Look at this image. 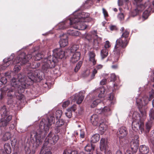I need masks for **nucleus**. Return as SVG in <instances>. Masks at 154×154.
I'll return each instance as SVG.
<instances>
[{
  "mask_svg": "<svg viewBox=\"0 0 154 154\" xmlns=\"http://www.w3.org/2000/svg\"><path fill=\"white\" fill-rule=\"evenodd\" d=\"M39 72L38 69L33 70L27 73V77H24L20 74H18L17 78H13L11 81V89L8 92L7 95L12 97L14 95H17L16 94L17 93L20 94V100L22 99L24 95L21 94L24 92L25 88L32 85L34 82H39L42 79Z\"/></svg>",
  "mask_w": 154,
  "mask_h": 154,
  "instance_id": "1",
  "label": "nucleus"
},
{
  "mask_svg": "<svg viewBox=\"0 0 154 154\" xmlns=\"http://www.w3.org/2000/svg\"><path fill=\"white\" fill-rule=\"evenodd\" d=\"M55 122V118L53 116L48 117L46 119H42L39 128L36 131H33L31 132V140L33 143H35L36 147L41 144L43 138L46 136V134L49 131L50 127L54 124Z\"/></svg>",
  "mask_w": 154,
  "mask_h": 154,
  "instance_id": "2",
  "label": "nucleus"
},
{
  "mask_svg": "<svg viewBox=\"0 0 154 154\" xmlns=\"http://www.w3.org/2000/svg\"><path fill=\"white\" fill-rule=\"evenodd\" d=\"M122 34L120 38L117 39L116 42V45L113 50L114 56L112 58L113 62H117L125 51V49L128 44L129 39L128 36L130 33L129 31L125 29L122 27L120 29Z\"/></svg>",
  "mask_w": 154,
  "mask_h": 154,
  "instance_id": "3",
  "label": "nucleus"
},
{
  "mask_svg": "<svg viewBox=\"0 0 154 154\" xmlns=\"http://www.w3.org/2000/svg\"><path fill=\"white\" fill-rule=\"evenodd\" d=\"M53 52L52 56H48L42 60V69L44 72H48L49 69L54 67L58 62V59H61L64 56V52L61 48H56Z\"/></svg>",
  "mask_w": 154,
  "mask_h": 154,
  "instance_id": "4",
  "label": "nucleus"
},
{
  "mask_svg": "<svg viewBox=\"0 0 154 154\" xmlns=\"http://www.w3.org/2000/svg\"><path fill=\"white\" fill-rule=\"evenodd\" d=\"M32 57V56L31 54L26 55L24 52L22 53L16 58L14 61V63H20L22 65L27 64V66H30V68L32 69H36L40 65L39 63L34 62L31 63L29 60Z\"/></svg>",
  "mask_w": 154,
  "mask_h": 154,
  "instance_id": "5",
  "label": "nucleus"
},
{
  "mask_svg": "<svg viewBox=\"0 0 154 154\" xmlns=\"http://www.w3.org/2000/svg\"><path fill=\"white\" fill-rule=\"evenodd\" d=\"M132 129L135 131L139 129L140 131V133L139 132L140 134L144 132V123L141 121L140 114L137 113H134L132 115Z\"/></svg>",
  "mask_w": 154,
  "mask_h": 154,
  "instance_id": "6",
  "label": "nucleus"
},
{
  "mask_svg": "<svg viewBox=\"0 0 154 154\" xmlns=\"http://www.w3.org/2000/svg\"><path fill=\"white\" fill-rule=\"evenodd\" d=\"M59 138V136L52 131H50L46 137L45 143L43 144L42 148H44L45 146H46L48 144L50 145H54L58 141Z\"/></svg>",
  "mask_w": 154,
  "mask_h": 154,
  "instance_id": "7",
  "label": "nucleus"
},
{
  "mask_svg": "<svg viewBox=\"0 0 154 154\" xmlns=\"http://www.w3.org/2000/svg\"><path fill=\"white\" fill-rule=\"evenodd\" d=\"M90 14L87 13L82 12L79 13L76 16H74L69 19L70 23L71 24L72 22L75 23L77 21L81 20L82 22H87V18L89 17Z\"/></svg>",
  "mask_w": 154,
  "mask_h": 154,
  "instance_id": "8",
  "label": "nucleus"
},
{
  "mask_svg": "<svg viewBox=\"0 0 154 154\" xmlns=\"http://www.w3.org/2000/svg\"><path fill=\"white\" fill-rule=\"evenodd\" d=\"M18 56L15 58L13 61V60H11L10 59V58H8L7 59H4V61L5 62V63L3 64V66L7 67L11 64H17L15 65L14 66V70L15 72H17L20 70L21 69V67L20 66V65L21 66L23 65L21 64L20 62L16 63H14V61L15 60L16 58Z\"/></svg>",
  "mask_w": 154,
  "mask_h": 154,
  "instance_id": "9",
  "label": "nucleus"
},
{
  "mask_svg": "<svg viewBox=\"0 0 154 154\" xmlns=\"http://www.w3.org/2000/svg\"><path fill=\"white\" fill-rule=\"evenodd\" d=\"M153 97V95L151 94L150 95L149 97H143V100L140 99H137L136 102L139 110H140V109L143 106L147 105L148 102L150 101Z\"/></svg>",
  "mask_w": 154,
  "mask_h": 154,
  "instance_id": "10",
  "label": "nucleus"
},
{
  "mask_svg": "<svg viewBox=\"0 0 154 154\" xmlns=\"http://www.w3.org/2000/svg\"><path fill=\"white\" fill-rule=\"evenodd\" d=\"M144 6L143 10L144 9L145 10L143 13L142 16L145 19H146L150 15V11H152V6L150 3V1H148L144 4Z\"/></svg>",
  "mask_w": 154,
  "mask_h": 154,
  "instance_id": "11",
  "label": "nucleus"
},
{
  "mask_svg": "<svg viewBox=\"0 0 154 154\" xmlns=\"http://www.w3.org/2000/svg\"><path fill=\"white\" fill-rule=\"evenodd\" d=\"M69 22L68 23H69V26H70L71 27H73L75 29L82 30L85 29L86 28L84 23V22H82L81 20L77 21L75 23L72 22V24H71L70 23L69 20Z\"/></svg>",
  "mask_w": 154,
  "mask_h": 154,
  "instance_id": "12",
  "label": "nucleus"
},
{
  "mask_svg": "<svg viewBox=\"0 0 154 154\" xmlns=\"http://www.w3.org/2000/svg\"><path fill=\"white\" fill-rule=\"evenodd\" d=\"M12 116L11 115H6L3 116L1 119L0 122V127H5L9 124V122L11 120Z\"/></svg>",
  "mask_w": 154,
  "mask_h": 154,
  "instance_id": "13",
  "label": "nucleus"
},
{
  "mask_svg": "<svg viewBox=\"0 0 154 154\" xmlns=\"http://www.w3.org/2000/svg\"><path fill=\"white\" fill-rule=\"evenodd\" d=\"M108 142L106 138H102L100 140V149L101 151L106 150L108 148Z\"/></svg>",
  "mask_w": 154,
  "mask_h": 154,
  "instance_id": "14",
  "label": "nucleus"
},
{
  "mask_svg": "<svg viewBox=\"0 0 154 154\" xmlns=\"http://www.w3.org/2000/svg\"><path fill=\"white\" fill-rule=\"evenodd\" d=\"M117 134L120 139L126 136L128 134V131L125 127H122L119 129Z\"/></svg>",
  "mask_w": 154,
  "mask_h": 154,
  "instance_id": "15",
  "label": "nucleus"
},
{
  "mask_svg": "<svg viewBox=\"0 0 154 154\" xmlns=\"http://www.w3.org/2000/svg\"><path fill=\"white\" fill-rule=\"evenodd\" d=\"M99 116L97 114L92 115L91 118V123L94 126L97 125L101 122V119Z\"/></svg>",
  "mask_w": 154,
  "mask_h": 154,
  "instance_id": "16",
  "label": "nucleus"
},
{
  "mask_svg": "<svg viewBox=\"0 0 154 154\" xmlns=\"http://www.w3.org/2000/svg\"><path fill=\"white\" fill-rule=\"evenodd\" d=\"M131 140L130 142V150L133 153H136L137 149L139 145V143L137 140L136 141Z\"/></svg>",
  "mask_w": 154,
  "mask_h": 154,
  "instance_id": "17",
  "label": "nucleus"
},
{
  "mask_svg": "<svg viewBox=\"0 0 154 154\" xmlns=\"http://www.w3.org/2000/svg\"><path fill=\"white\" fill-rule=\"evenodd\" d=\"M9 107L8 106L4 105L0 107V114L2 117L8 115L9 113Z\"/></svg>",
  "mask_w": 154,
  "mask_h": 154,
  "instance_id": "18",
  "label": "nucleus"
},
{
  "mask_svg": "<svg viewBox=\"0 0 154 154\" xmlns=\"http://www.w3.org/2000/svg\"><path fill=\"white\" fill-rule=\"evenodd\" d=\"M72 100L76 101L78 104H80L82 103L84 98V96L82 94L79 93L73 95Z\"/></svg>",
  "mask_w": 154,
  "mask_h": 154,
  "instance_id": "19",
  "label": "nucleus"
},
{
  "mask_svg": "<svg viewBox=\"0 0 154 154\" xmlns=\"http://www.w3.org/2000/svg\"><path fill=\"white\" fill-rule=\"evenodd\" d=\"M106 121V119L104 117H102L101 119V122L99 124L100 125L99 129L100 131L103 133L106 131L107 127V125L104 123V122Z\"/></svg>",
  "mask_w": 154,
  "mask_h": 154,
  "instance_id": "20",
  "label": "nucleus"
},
{
  "mask_svg": "<svg viewBox=\"0 0 154 154\" xmlns=\"http://www.w3.org/2000/svg\"><path fill=\"white\" fill-rule=\"evenodd\" d=\"M60 45L61 47H64L68 44V37L66 35L61 37L60 41Z\"/></svg>",
  "mask_w": 154,
  "mask_h": 154,
  "instance_id": "21",
  "label": "nucleus"
},
{
  "mask_svg": "<svg viewBox=\"0 0 154 154\" xmlns=\"http://www.w3.org/2000/svg\"><path fill=\"white\" fill-rule=\"evenodd\" d=\"M81 54L79 52H77L73 55L70 60V61L73 63H75L80 59Z\"/></svg>",
  "mask_w": 154,
  "mask_h": 154,
  "instance_id": "22",
  "label": "nucleus"
},
{
  "mask_svg": "<svg viewBox=\"0 0 154 154\" xmlns=\"http://www.w3.org/2000/svg\"><path fill=\"white\" fill-rule=\"evenodd\" d=\"M103 66L101 64H99L96 66L93 71L91 75V79H94L95 75L97 72V70H100L103 68Z\"/></svg>",
  "mask_w": 154,
  "mask_h": 154,
  "instance_id": "23",
  "label": "nucleus"
},
{
  "mask_svg": "<svg viewBox=\"0 0 154 154\" xmlns=\"http://www.w3.org/2000/svg\"><path fill=\"white\" fill-rule=\"evenodd\" d=\"M140 7L138 6L136 7V8L131 11V16L134 17L138 15L140 11H143V7L142 6Z\"/></svg>",
  "mask_w": 154,
  "mask_h": 154,
  "instance_id": "24",
  "label": "nucleus"
},
{
  "mask_svg": "<svg viewBox=\"0 0 154 154\" xmlns=\"http://www.w3.org/2000/svg\"><path fill=\"white\" fill-rule=\"evenodd\" d=\"M139 151L141 154H147L149 152V148L145 145H142L140 146Z\"/></svg>",
  "mask_w": 154,
  "mask_h": 154,
  "instance_id": "25",
  "label": "nucleus"
},
{
  "mask_svg": "<svg viewBox=\"0 0 154 154\" xmlns=\"http://www.w3.org/2000/svg\"><path fill=\"white\" fill-rule=\"evenodd\" d=\"M102 113L106 116L110 115L111 114V110L109 106H106L101 110Z\"/></svg>",
  "mask_w": 154,
  "mask_h": 154,
  "instance_id": "26",
  "label": "nucleus"
},
{
  "mask_svg": "<svg viewBox=\"0 0 154 154\" xmlns=\"http://www.w3.org/2000/svg\"><path fill=\"white\" fill-rule=\"evenodd\" d=\"M100 136L98 134H95L92 136L91 139V141L93 143H95L99 140Z\"/></svg>",
  "mask_w": 154,
  "mask_h": 154,
  "instance_id": "27",
  "label": "nucleus"
},
{
  "mask_svg": "<svg viewBox=\"0 0 154 154\" xmlns=\"http://www.w3.org/2000/svg\"><path fill=\"white\" fill-rule=\"evenodd\" d=\"M67 33L69 35L74 36H78L80 35V33L79 31L72 29L68 30Z\"/></svg>",
  "mask_w": 154,
  "mask_h": 154,
  "instance_id": "28",
  "label": "nucleus"
},
{
  "mask_svg": "<svg viewBox=\"0 0 154 154\" xmlns=\"http://www.w3.org/2000/svg\"><path fill=\"white\" fill-rule=\"evenodd\" d=\"M152 125L153 123L151 121H149L146 123V130L145 131L146 133H148L149 132Z\"/></svg>",
  "mask_w": 154,
  "mask_h": 154,
  "instance_id": "29",
  "label": "nucleus"
},
{
  "mask_svg": "<svg viewBox=\"0 0 154 154\" xmlns=\"http://www.w3.org/2000/svg\"><path fill=\"white\" fill-rule=\"evenodd\" d=\"M5 150L6 153L10 154L11 152V148L9 143H6L4 146Z\"/></svg>",
  "mask_w": 154,
  "mask_h": 154,
  "instance_id": "30",
  "label": "nucleus"
},
{
  "mask_svg": "<svg viewBox=\"0 0 154 154\" xmlns=\"http://www.w3.org/2000/svg\"><path fill=\"white\" fill-rule=\"evenodd\" d=\"M94 146L92 144H88L85 147V151L87 152H91L94 150Z\"/></svg>",
  "mask_w": 154,
  "mask_h": 154,
  "instance_id": "31",
  "label": "nucleus"
},
{
  "mask_svg": "<svg viewBox=\"0 0 154 154\" xmlns=\"http://www.w3.org/2000/svg\"><path fill=\"white\" fill-rule=\"evenodd\" d=\"M108 54V50L106 48H103L101 51V55L102 59L106 57Z\"/></svg>",
  "mask_w": 154,
  "mask_h": 154,
  "instance_id": "32",
  "label": "nucleus"
},
{
  "mask_svg": "<svg viewBox=\"0 0 154 154\" xmlns=\"http://www.w3.org/2000/svg\"><path fill=\"white\" fill-rule=\"evenodd\" d=\"M143 0H134L133 1V4L135 5L136 7H137L138 6L142 7V6L144 8V4H141V2Z\"/></svg>",
  "mask_w": 154,
  "mask_h": 154,
  "instance_id": "33",
  "label": "nucleus"
},
{
  "mask_svg": "<svg viewBox=\"0 0 154 154\" xmlns=\"http://www.w3.org/2000/svg\"><path fill=\"white\" fill-rule=\"evenodd\" d=\"M55 124V127L58 128H61V127L64 125V121L62 119H58Z\"/></svg>",
  "mask_w": 154,
  "mask_h": 154,
  "instance_id": "34",
  "label": "nucleus"
},
{
  "mask_svg": "<svg viewBox=\"0 0 154 154\" xmlns=\"http://www.w3.org/2000/svg\"><path fill=\"white\" fill-rule=\"evenodd\" d=\"M101 99H97L93 101L91 105V107L93 108L96 106L99 103L101 102L102 101Z\"/></svg>",
  "mask_w": 154,
  "mask_h": 154,
  "instance_id": "35",
  "label": "nucleus"
},
{
  "mask_svg": "<svg viewBox=\"0 0 154 154\" xmlns=\"http://www.w3.org/2000/svg\"><path fill=\"white\" fill-rule=\"evenodd\" d=\"M79 48V45H73L70 48V51L71 52L74 53Z\"/></svg>",
  "mask_w": 154,
  "mask_h": 154,
  "instance_id": "36",
  "label": "nucleus"
},
{
  "mask_svg": "<svg viewBox=\"0 0 154 154\" xmlns=\"http://www.w3.org/2000/svg\"><path fill=\"white\" fill-rule=\"evenodd\" d=\"M11 136L10 133L9 132H6L3 135L2 139L5 141H7L11 138Z\"/></svg>",
  "mask_w": 154,
  "mask_h": 154,
  "instance_id": "37",
  "label": "nucleus"
},
{
  "mask_svg": "<svg viewBox=\"0 0 154 154\" xmlns=\"http://www.w3.org/2000/svg\"><path fill=\"white\" fill-rule=\"evenodd\" d=\"M97 91L99 93L98 96V97H102L103 96V95L105 91V89L104 87H102L100 88Z\"/></svg>",
  "mask_w": 154,
  "mask_h": 154,
  "instance_id": "38",
  "label": "nucleus"
},
{
  "mask_svg": "<svg viewBox=\"0 0 154 154\" xmlns=\"http://www.w3.org/2000/svg\"><path fill=\"white\" fill-rule=\"evenodd\" d=\"M43 55L40 53H38L34 56V58L36 61L40 60L43 57Z\"/></svg>",
  "mask_w": 154,
  "mask_h": 154,
  "instance_id": "39",
  "label": "nucleus"
},
{
  "mask_svg": "<svg viewBox=\"0 0 154 154\" xmlns=\"http://www.w3.org/2000/svg\"><path fill=\"white\" fill-rule=\"evenodd\" d=\"M62 114V110H58L56 111L55 113L56 118L57 119H60Z\"/></svg>",
  "mask_w": 154,
  "mask_h": 154,
  "instance_id": "40",
  "label": "nucleus"
},
{
  "mask_svg": "<svg viewBox=\"0 0 154 154\" xmlns=\"http://www.w3.org/2000/svg\"><path fill=\"white\" fill-rule=\"evenodd\" d=\"M79 136V139H84L85 137V133L84 130L83 129L80 130V135L78 136Z\"/></svg>",
  "mask_w": 154,
  "mask_h": 154,
  "instance_id": "41",
  "label": "nucleus"
},
{
  "mask_svg": "<svg viewBox=\"0 0 154 154\" xmlns=\"http://www.w3.org/2000/svg\"><path fill=\"white\" fill-rule=\"evenodd\" d=\"M82 63L81 61H79L78 63L74 69V71L75 72H77L80 69Z\"/></svg>",
  "mask_w": 154,
  "mask_h": 154,
  "instance_id": "42",
  "label": "nucleus"
},
{
  "mask_svg": "<svg viewBox=\"0 0 154 154\" xmlns=\"http://www.w3.org/2000/svg\"><path fill=\"white\" fill-rule=\"evenodd\" d=\"M6 92L3 89H1L0 91V99L2 100L6 95Z\"/></svg>",
  "mask_w": 154,
  "mask_h": 154,
  "instance_id": "43",
  "label": "nucleus"
},
{
  "mask_svg": "<svg viewBox=\"0 0 154 154\" xmlns=\"http://www.w3.org/2000/svg\"><path fill=\"white\" fill-rule=\"evenodd\" d=\"M149 116L151 120L154 119V109H151L149 113Z\"/></svg>",
  "mask_w": 154,
  "mask_h": 154,
  "instance_id": "44",
  "label": "nucleus"
},
{
  "mask_svg": "<svg viewBox=\"0 0 154 154\" xmlns=\"http://www.w3.org/2000/svg\"><path fill=\"white\" fill-rule=\"evenodd\" d=\"M72 112L71 110L68 109L65 113V115L68 118H71L72 116Z\"/></svg>",
  "mask_w": 154,
  "mask_h": 154,
  "instance_id": "45",
  "label": "nucleus"
},
{
  "mask_svg": "<svg viewBox=\"0 0 154 154\" xmlns=\"http://www.w3.org/2000/svg\"><path fill=\"white\" fill-rule=\"evenodd\" d=\"M77 152L76 151H68L67 150H64L63 154H77Z\"/></svg>",
  "mask_w": 154,
  "mask_h": 154,
  "instance_id": "46",
  "label": "nucleus"
},
{
  "mask_svg": "<svg viewBox=\"0 0 154 154\" xmlns=\"http://www.w3.org/2000/svg\"><path fill=\"white\" fill-rule=\"evenodd\" d=\"M89 60L95 58L96 54H95L94 52L93 51L90 52L89 53Z\"/></svg>",
  "mask_w": 154,
  "mask_h": 154,
  "instance_id": "47",
  "label": "nucleus"
},
{
  "mask_svg": "<svg viewBox=\"0 0 154 154\" xmlns=\"http://www.w3.org/2000/svg\"><path fill=\"white\" fill-rule=\"evenodd\" d=\"M110 81H114L116 79V75L115 74L112 73L110 75Z\"/></svg>",
  "mask_w": 154,
  "mask_h": 154,
  "instance_id": "48",
  "label": "nucleus"
},
{
  "mask_svg": "<svg viewBox=\"0 0 154 154\" xmlns=\"http://www.w3.org/2000/svg\"><path fill=\"white\" fill-rule=\"evenodd\" d=\"M110 46L109 42L108 41H106L105 42V43L104 45V48H106L107 49L108 48H109L110 47Z\"/></svg>",
  "mask_w": 154,
  "mask_h": 154,
  "instance_id": "49",
  "label": "nucleus"
},
{
  "mask_svg": "<svg viewBox=\"0 0 154 154\" xmlns=\"http://www.w3.org/2000/svg\"><path fill=\"white\" fill-rule=\"evenodd\" d=\"M0 82L3 84H6L7 82V78L6 77H2L0 80Z\"/></svg>",
  "mask_w": 154,
  "mask_h": 154,
  "instance_id": "50",
  "label": "nucleus"
},
{
  "mask_svg": "<svg viewBox=\"0 0 154 154\" xmlns=\"http://www.w3.org/2000/svg\"><path fill=\"white\" fill-rule=\"evenodd\" d=\"M118 17L120 20H123L124 19V15L122 13L119 14L118 15Z\"/></svg>",
  "mask_w": 154,
  "mask_h": 154,
  "instance_id": "51",
  "label": "nucleus"
},
{
  "mask_svg": "<svg viewBox=\"0 0 154 154\" xmlns=\"http://www.w3.org/2000/svg\"><path fill=\"white\" fill-rule=\"evenodd\" d=\"M62 128H58L56 127L54 129L55 133L57 134L60 132L61 131H62Z\"/></svg>",
  "mask_w": 154,
  "mask_h": 154,
  "instance_id": "52",
  "label": "nucleus"
},
{
  "mask_svg": "<svg viewBox=\"0 0 154 154\" xmlns=\"http://www.w3.org/2000/svg\"><path fill=\"white\" fill-rule=\"evenodd\" d=\"M69 103L70 101H67L63 103L62 106L63 107H66L68 106Z\"/></svg>",
  "mask_w": 154,
  "mask_h": 154,
  "instance_id": "53",
  "label": "nucleus"
},
{
  "mask_svg": "<svg viewBox=\"0 0 154 154\" xmlns=\"http://www.w3.org/2000/svg\"><path fill=\"white\" fill-rule=\"evenodd\" d=\"M107 80L105 79H103L100 82V84L101 85H105L106 83Z\"/></svg>",
  "mask_w": 154,
  "mask_h": 154,
  "instance_id": "54",
  "label": "nucleus"
},
{
  "mask_svg": "<svg viewBox=\"0 0 154 154\" xmlns=\"http://www.w3.org/2000/svg\"><path fill=\"white\" fill-rule=\"evenodd\" d=\"M114 96L113 94H110L109 96V101H110L111 103V100H113L114 98Z\"/></svg>",
  "mask_w": 154,
  "mask_h": 154,
  "instance_id": "55",
  "label": "nucleus"
},
{
  "mask_svg": "<svg viewBox=\"0 0 154 154\" xmlns=\"http://www.w3.org/2000/svg\"><path fill=\"white\" fill-rule=\"evenodd\" d=\"M103 11L105 17H107L108 16V14L107 11L104 8H103Z\"/></svg>",
  "mask_w": 154,
  "mask_h": 154,
  "instance_id": "56",
  "label": "nucleus"
},
{
  "mask_svg": "<svg viewBox=\"0 0 154 154\" xmlns=\"http://www.w3.org/2000/svg\"><path fill=\"white\" fill-rule=\"evenodd\" d=\"M68 109L71 110L72 112V111L75 112L76 109V106L75 105H73L71 108Z\"/></svg>",
  "mask_w": 154,
  "mask_h": 154,
  "instance_id": "57",
  "label": "nucleus"
},
{
  "mask_svg": "<svg viewBox=\"0 0 154 154\" xmlns=\"http://www.w3.org/2000/svg\"><path fill=\"white\" fill-rule=\"evenodd\" d=\"M5 77L7 78H10L11 77V72H7L5 74Z\"/></svg>",
  "mask_w": 154,
  "mask_h": 154,
  "instance_id": "58",
  "label": "nucleus"
},
{
  "mask_svg": "<svg viewBox=\"0 0 154 154\" xmlns=\"http://www.w3.org/2000/svg\"><path fill=\"white\" fill-rule=\"evenodd\" d=\"M89 60L90 61L92 62L93 65H95L96 64L97 60L95 59V58L90 59Z\"/></svg>",
  "mask_w": 154,
  "mask_h": 154,
  "instance_id": "59",
  "label": "nucleus"
},
{
  "mask_svg": "<svg viewBox=\"0 0 154 154\" xmlns=\"http://www.w3.org/2000/svg\"><path fill=\"white\" fill-rule=\"evenodd\" d=\"M15 128V125L13 123H10L9 125V128L11 130H13Z\"/></svg>",
  "mask_w": 154,
  "mask_h": 154,
  "instance_id": "60",
  "label": "nucleus"
},
{
  "mask_svg": "<svg viewBox=\"0 0 154 154\" xmlns=\"http://www.w3.org/2000/svg\"><path fill=\"white\" fill-rule=\"evenodd\" d=\"M139 137L138 135H136L134 136V140H132V141H135L136 142V141L137 140L138 141V143H139V140H138L139 139Z\"/></svg>",
  "mask_w": 154,
  "mask_h": 154,
  "instance_id": "61",
  "label": "nucleus"
},
{
  "mask_svg": "<svg viewBox=\"0 0 154 154\" xmlns=\"http://www.w3.org/2000/svg\"><path fill=\"white\" fill-rule=\"evenodd\" d=\"M118 2L119 6H122L124 3V0H118Z\"/></svg>",
  "mask_w": 154,
  "mask_h": 154,
  "instance_id": "62",
  "label": "nucleus"
},
{
  "mask_svg": "<svg viewBox=\"0 0 154 154\" xmlns=\"http://www.w3.org/2000/svg\"><path fill=\"white\" fill-rule=\"evenodd\" d=\"M86 3L87 4H89L90 3V5H89L91 6V5H93V1L91 0H88L86 2Z\"/></svg>",
  "mask_w": 154,
  "mask_h": 154,
  "instance_id": "63",
  "label": "nucleus"
},
{
  "mask_svg": "<svg viewBox=\"0 0 154 154\" xmlns=\"http://www.w3.org/2000/svg\"><path fill=\"white\" fill-rule=\"evenodd\" d=\"M80 130L78 131H75L74 132V135H75V137H76V136H75L76 135L77 136H78L80 135Z\"/></svg>",
  "mask_w": 154,
  "mask_h": 154,
  "instance_id": "64",
  "label": "nucleus"
}]
</instances>
